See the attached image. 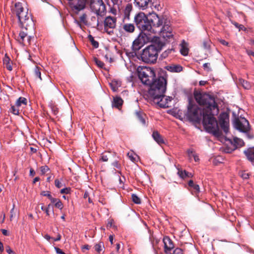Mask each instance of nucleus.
Wrapping results in <instances>:
<instances>
[{
    "instance_id": "473e14b6",
    "label": "nucleus",
    "mask_w": 254,
    "mask_h": 254,
    "mask_svg": "<svg viewBox=\"0 0 254 254\" xmlns=\"http://www.w3.org/2000/svg\"><path fill=\"white\" fill-rule=\"evenodd\" d=\"M94 248L95 251L99 254L104 248V244L102 242H99L95 245Z\"/></svg>"
},
{
    "instance_id": "c9c22d12",
    "label": "nucleus",
    "mask_w": 254,
    "mask_h": 254,
    "mask_svg": "<svg viewBox=\"0 0 254 254\" xmlns=\"http://www.w3.org/2000/svg\"><path fill=\"white\" fill-rule=\"evenodd\" d=\"M94 61L95 62V64L98 67L101 68L105 69V68L104 67L105 64L104 63L99 60L98 59L95 58L94 59Z\"/></svg>"
},
{
    "instance_id": "7c9ffc66",
    "label": "nucleus",
    "mask_w": 254,
    "mask_h": 254,
    "mask_svg": "<svg viewBox=\"0 0 254 254\" xmlns=\"http://www.w3.org/2000/svg\"><path fill=\"white\" fill-rule=\"evenodd\" d=\"M110 85L113 91L115 92L118 90L119 87L120 86V84L116 81H112Z\"/></svg>"
},
{
    "instance_id": "c85d7f7f",
    "label": "nucleus",
    "mask_w": 254,
    "mask_h": 254,
    "mask_svg": "<svg viewBox=\"0 0 254 254\" xmlns=\"http://www.w3.org/2000/svg\"><path fill=\"white\" fill-rule=\"evenodd\" d=\"M239 83L246 89H249L251 87L250 83L245 80L243 79H242V78L240 79Z\"/></svg>"
},
{
    "instance_id": "9d476101",
    "label": "nucleus",
    "mask_w": 254,
    "mask_h": 254,
    "mask_svg": "<svg viewBox=\"0 0 254 254\" xmlns=\"http://www.w3.org/2000/svg\"><path fill=\"white\" fill-rule=\"evenodd\" d=\"M234 127L241 132H247L250 130V125L248 121L245 118L238 117L234 120Z\"/></svg>"
},
{
    "instance_id": "39448f33",
    "label": "nucleus",
    "mask_w": 254,
    "mask_h": 254,
    "mask_svg": "<svg viewBox=\"0 0 254 254\" xmlns=\"http://www.w3.org/2000/svg\"><path fill=\"white\" fill-rule=\"evenodd\" d=\"M159 50L156 46L151 45L143 50L141 54V60L148 64H154L157 59Z\"/></svg>"
},
{
    "instance_id": "20e7f679",
    "label": "nucleus",
    "mask_w": 254,
    "mask_h": 254,
    "mask_svg": "<svg viewBox=\"0 0 254 254\" xmlns=\"http://www.w3.org/2000/svg\"><path fill=\"white\" fill-rule=\"evenodd\" d=\"M148 95L153 100H159L163 97L166 90L167 78L160 76L152 81L150 85Z\"/></svg>"
},
{
    "instance_id": "79ce46f5",
    "label": "nucleus",
    "mask_w": 254,
    "mask_h": 254,
    "mask_svg": "<svg viewBox=\"0 0 254 254\" xmlns=\"http://www.w3.org/2000/svg\"><path fill=\"white\" fill-rule=\"evenodd\" d=\"M127 156L130 159V160L133 162L135 161V157L136 155L134 154L133 152H128L127 153Z\"/></svg>"
},
{
    "instance_id": "774afa93",
    "label": "nucleus",
    "mask_w": 254,
    "mask_h": 254,
    "mask_svg": "<svg viewBox=\"0 0 254 254\" xmlns=\"http://www.w3.org/2000/svg\"><path fill=\"white\" fill-rule=\"evenodd\" d=\"M35 171L33 169L31 168L30 170V175L32 177H33L34 176H35Z\"/></svg>"
},
{
    "instance_id": "c03bdc74",
    "label": "nucleus",
    "mask_w": 254,
    "mask_h": 254,
    "mask_svg": "<svg viewBox=\"0 0 254 254\" xmlns=\"http://www.w3.org/2000/svg\"><path fill=\"white\" fill-rule=\"evenodd\" d=\"M28 34V33L25 32L24 31H21L19 33V36L22 42L24 41V38L27 37Z\"/></svg>"
},
{
    "instance_id": "49530a36",
    "label": "nucleus",
    "mask_w": 254,
    "mask_h": 254,
    "mask_svg": "<svg viewBox=\"0 0 254 254\" xmlns=\"http://www.w3.org/2000/svg\"><path fill=\"white\" fill-rule=\"evenodd\" d=\"M240 176L243 179H247L249 177V175L248 173L245 172H241L239 173Z\"/></svg>"
},
{
    "instance_id": "72a5a7b5",
    "label": "nucleus",
    "mask_w": 254,
    "mask_h": 254,
    "mask_svg": "<svg viewBox=\"0 0 254 254\" xmlns=\"http://www.w3.org/2000/svg\"><path fill=\"white\" fill-rule=\"evenodd\" d=\"M15 104L17 106H20L21 104L26 105L27 100L25 98L20 97L17 100Z\"/></svg>"
},
{
    "instance_id": "b1692460",
    "label": "nucleus",
    "mask_w": 254,
    "mask_h": 254,
    "mask_svg": "<svg viewBox=\"0 0 254 254\" xmlns=\"http://www.w3.org/2000/svg\"><path fill=\"white\" fill-rule=\"evenodd\" d=\"M3 63L7 69L9 71H11L12 70V62L11 61L10 58L7 56L6 54L5 55L4 58H3Z\"/></svg>"
},
{
    "instance_id": "13d9d810",
    "label": "nucleus",
    "mask_w": 254,
    "mask_h": 254,
    "mask_svg": "<svg viewBox=\"0 0 254 254\" xmlns=\"http://www.w3.org/2000/svg\"><path fill=\"white\" fill-rule=\"evenodd\" d=\"M55 249L57 252V253L58 254H65L64 252H63L62 251V250H61L60 248H57V247H55Z\"/></svg>"
},
{
    "instance_id": "e2e57ef3",
    "label": "nucleus",
    "mask_w": 254,
    "mask_h": 254,
    "mask_svg": "<svg viewBox=\"0 0 254 254\" xmlns=\"http://www.w3.org/2000/svg\"><path fill=\"white\" fill-rule=\"evenodd\" d=\"M246 53L248 55L254 57V52L251 50H246Z\"/></svg>"
},
{
    "instance_id": "2eb2a0df",
    "label": "nucleus",
    "mask_w": 254,
    "mask_h": 254,
    "mask_svg": "<svg viewBox=\"0 0 254 254\" xmlns=\"http://www.w3.org/2000/svg\"><path fill=\"white\" fill-rule=\"evenodd\" d=\"M85 0H72L70 3L72 8L77 11L83 9L85 8Z\"/></svg>"
},
{
    "instance_id": "a211bd4d",
    "label": "nucleus",
    "mask_w": 254,
    "mask_h": 254,
    "mask_svg": "<svg viewBox=\"0 0 254 254\" xmlns=\"http://www.w3.org/2000/svg\"><path fill=\"white\" fill-rule=\"evenodd\" d=\"M132 10V5L131 3H127L123 9V21H129L130 12Z\"/></svg>"
},
{
    "instance_id": "6ab92c4d",
    "label": "nucleus",
    "mask_w": 254,
    "mask_h": 254,
    "mask_svg": "<svg viewBox=\"0 0 254 254\" xmlns=\"http://www.w3.org/2000/svg\"><path fill=\"white\" fill-rule=\"evenodd\" d=\"M144 44V39L143 36H138L133 42L132 49L134 51L139 50Z\"/></svg>"
},
{
    "instance_id": "a878e982",
    "label": "nucleus",
    "mask_w": 254,
    "mask_h": 254,
    "mask_svg": "<svg viewBox=\"0 0 254 254\" xmlns=\"http://www.w3.org/2000/svg\"><path fill=\"white\" fill-rule=\"evenodd\" d=\"M244 153L249 161H254V148H250L245 150Z\"/></svg>"
},
{
    "instance_id": "423d86ee",
    "label": "nucleus",
    "mask_w": 254,
    "mask_h": 254,
    "mask_svg": "<svg viewBox=\"0 0 254 254\" xmlns=\"http://www.w3.org/2000/svg\"><path fill=\"white\" fill-rule=\"evenodd\" d=\"M134 22L137 27L141 31L152 32V25L144 13L140 12L135 14Z\"/></svg>"
},
{
    "instance_id": "f3484780",
    "label": "nucleus",
    "mask_w": 254,
    "mask_h": 254,
    "mask_svg": "<svg viewBox=\"0 0 254 254\" xmlns=\"http://www.w3.org/2000/svg\"><path fill=\"white\" fill-rule=\"evenodd\" d=\"M163 243L164 245L165 252L166 253H169L174 248V246L172 241L168 237L165 236L163 239Z\"/></svg>"
},
{
    "instance_id": "052dcab7",
    "label": "nucleus",
    "mask_w": 254,
    "mask_h": 254,
    "mask_svg": "<svg viewBox=\"0 0 254 254\" xmlns=\"http://www.w3.org/2000/svg\"><path fill=\"white\" fill-rule=\"evenodd\" d=\"M220 42L221 44H222L223 45L227 46H229L228 42H227V41H226L224 40H222V39L220 40Z\"/></svg>"
},
{
    "instance_id": "09e8293b",
    "label": "nucleus",
    "mask_w": 254,
    "mask_h": 254,
    "mask_svg": "<svg viewBox=\"0 0 254 254\" xmlns=\"http://www.w3.org/2000/svg\"><path fill=\"white\" fill-rule=\"evenodd\" d=\"M50 108L54 113V115H57L58 113V109L57 107L54 106V105L51 104L50 105Z\"/></svg>"
},
{
    "instance_id": "1a4fd4ad",
    "label": "nucleus",
    "mask_w": 254,
    "mask_h": 254,
    "mask_svg": "<svg viewBox=\"0 0 254 254\" xmlns=\"http://www.w3.org/2000/svg\"><path fill=\"white\" fill-rule=\"evenodd\" d=\"M90 8L97 15L102 16L106 12V6L102 0H91Z\"/></svg>"
},
{
    "instance_id": "0e129e2a",
    "label": "nucleus",
    "mask_w": 254,
    "mask_h": 254,
    "mask_svg": "<svg viewBox=\"0 0 254 254\" xmlns=\"http://www.w3.org/2000/svg\"><path fill=\"white\" fill-rule=\"evenodd\" d=\"M50 207H51V204H49L48 205L47 207L46 208L45 210L47 215H48V216L49 215V209H50Z\"/></svg>"
},
{
    "instance_id": "603ef678",
    "label": "nucleus",
    "mask_w": 254,
    "mask_h": 254,
    "mask_svg": "<svg viewBox=\"0 0 254 254\" xmlns=\"http://www.w3.org/2000/svg\"><path fill=\"white\" fill-rule=\"evenodd\" d=\"M55 185L58 188H61L63 186L62 183L58 179L55 180Z\"/></svg>"
},
{
    "instance_id": "0eeeda50",
    "label": "nucleus",
    "mask_w": 254,
    "mask_h": 254,
    "mask_svg": "<svg viewBox=\"0 0 254 254\" xmlns=\"http://www.w3.org/2000/svg\"><path fill=\"white\" fill-rule=\"evenodd\" d=\"M155 76L154 70L150 67H144L138 71V77L142 83L150 85Z\"/></svg>"
},
{
    "instance_id": "f257e3e1",
    "label": "nucleus",
    "mask_w": 254,
    "mask_h": 254,
    "mask_svg": "<svg viewBox=\"0 0 254 254\" xmlns=\"http://www.w3.org/2000/svg\"><path fill=\"white\" fill-rule=\"evenodd\" d=\"M193 95L196 102L203 106L205 111H211L212 115L218 114L219 109L213 97L204 92L197 90L194 91Z\"/></svg>"
},
{
    "instance_id": "ea45409f",
    "label": "nucleus",
    "mask_w": 254,
    "mask_h": 254,
    "mask_svg": "<svg viewBox=\"0 0 254 254\" xmlns=\"http://www.w3.org/2000/svg\"><path fill=\"white\" fill-rule=\"evenodd\" d=\"M34 73L35 75L40 79V80H42L41 76V71L40 67L38 66H36L34 68Z\"/></svg>"
},
{
    "instance_id": "e433bc0d",
    "label": "nucleus",
    "mask_w": 254,
    "mask_h": 254,
    "mask_svg": "<svg viewBox=\"0 0 254 254\" xmlns=\"http://www.w3.org/2000/svg\"><path fill=\"white\" fill-rule=\"evenodd\" d=\"M178 174L182 179H184L187 177V176L189 175V172L185 170H179Z\"/></svg>"
},
{
    "instance_id": "bf43d9fd",
    "label": "nucleus",
    "mask_w": 254,
    "mask_h": 254,
    "mask_svg": "<svg viewBox=\"0 0 254 254\" xmlns=\"http://www.w3.org/2000/svg\"><path fill=\"white\" fill-rule=\"evenodd\" d=\"M113 220H109L108 222V223L107 224V228L112 227L113 226Z\"/></svg>"
},
{
    "instance_id": "4d7b16f0",
    "label": "nucleus",
    "mask_w": 254,
    "mask_h": 254,
    "mask_svg": "<svg viewBox=\"0 0 254 254\" xmlns=\"http://www.w3.org/2000/svg\"><path fill=\"white\" fill-rule=\"evenodd\" d=\"M41 194L43 196H47L49 198H51L52 196L48 191H43Z\"/></svg>"
},
{
    "instance_id": "f03ea898",
    "label": "nucleus",
    "mask_w": 254,
    "mask_h": 254,
    "mask_svg": "<svg viewBox=\"0 0 254 254\" xmlns=\"http://www.w3.org/2000/svg\"><path fill=\"white\" fill-rule=\"evenodd\" d=\"M13 12L17 17L22 28H25L26 30H32L34 28V23L31 14L28 12V8L23 7L21 3H15Z\"/></svg>"
},
{
    "instance_id": "bb28decb",
    "label": "nucleus",
    "mask_w": 254,
    "mask_h": 254,
    "mask_svg": "<svg viewBox=\"0 0 254 254\" xmlns=\"http://www.w3.org/2000/svg\"><path fill=\"white\" fill-rule=\"evenodd\" d=\"M123 103L122 99L119 97H116L114 98L112 105L113 107L119 108L121 107Z\"/></svg>"
},
{
    "instance_id": "6e6d98bb",
    "label": "nucleus",
    "mask_w": 254,
    "mask_h": 254,
    "mask_svg": "<svg viewBox=\"0 0 254 254\" xmlns=\"http://www.w3.org/2000/svg\"><path fill=\"white\" fill-rule=\"evenodd\" d=\"M203 67L204 69L207 70V71L210 70V64L209 63H205L203 65Z\"/></svg>"
},
{
    "instance_id": "6e6552de",
    "label": "nucleus",
    "mask_w": 254,
    "mask_h": 254,
    "mask_svg": "<svg viewBox=\"0 0 254 254\" xmlns=\"http://www.w3.org/2000/svg\"><path fill=\"white\" fill-rule=\"evenodd\" d=\"M205 111V109L201 110L197 106L190 104L188 107V117L190 120L198 122L203 119V113Z\"/></svg>"
},
{
    "instance_id": "cd10ccee",
    "label": "nucleus",
    "mask_w": 254,
    "mask_h": 254,
    "mask_svg": "<svg viewBox=\"0 0 254 254\" xmlns=\"http://www.w3.org/2000/svg\"><path fill=\"white\" fill-rule=\"evenodd\" d=\"M136 116L138 120L140 122V123L144 126L146 125V121L144 118V115L140 112H136L135 113Z\"/></svg>"
},
{
    "instance_id": "8fccbe9b",
    "label": "nucleus",
    "mask_w": 254,
    "mask_h": 254,
    "mask_svg": "<svg viewBox=\"0 0 254 254\" xmlns=\"http://www.w3.org/2000/svg\"><path fill=\"white\" fill-rule=\"evenodd\" d=\"M100 160L104 162H107L108 160V156L106 153H102L101 156Z\"/></svg>"
},
{
    "instance_id": "3c124183",
    "label": "nucleus",
    "mask_w": 254,
    "mask_h": 254,
    "mask_svg": "<svg viewBox=\"0 0 254 254\" xmlns=\"http://www.w3.org/2000/svg\"><path fill=\"white\" fill-rule=\"evenodd\" d=\"M49 170V168L47 166H42L41 167V171L42 174H45Z\"/></svg>"
},
{
    "instance_id": "5701e85b",
    "label": "nucleus",
    "mask_w": 254,
    "mask_h": 254,
    "mask_svg": "<svg viewBox=\"0 0 254 254\" xmlns=\"http://www.w3.org/2000/svg\"><path fill=\"white\" fill-rule=\"evenodd\" d=\"M153 139L160 145L164 143V139L162 136L159 134L157 131H153L152 133Z\"/></svg>"
},
{
    "instance_id": "a19ab883",
    "label": "nucleus",
    "mask_w": 254,
    "mask_h": 254,
    "mask_svg": "<svg viewBox=\"0 0 254 254\" xmlns=\"http://www.w3.org/2000/svg\"><path fill=\"white\" fill-rule=\"evenodd\" d=\"M172 51V49H168L164 52L161 55V57L162 59H165L168 57L169 54H170Z\"/></svg>"
},
{
    "instance_id": "680f3d73",
    "label": "nucleus",
    "mask_w": 254,
    "mask_h": 254,
    "mask_svg": "<svg viewBox=\"0 0 254 254\" xmlns=\"http://www.w3.org/2000/svg\"><path fill=\"white\" fill-rule=\"evenodd\" d=\"M192 157L195 162H198L199 160L198 156L196 154H193Z\"/></svg>"
},
{
    "instance_id": "37998d69",
    "label": "nucleus",
    "mask_w": 254,
    "mask_h": 254,
    "mask_svg": "<svg viewBox=\"0 0 254 254\" xmlns=\"http://www.w3.org/2000/svg\"><path fill=\"white\" fill-rule=\"evenodd\" d=\"M55 206L57 208H58L61 210L63 208V204L60 199H59L57 201V202H56V203L55 204Z\"/></svg>"
},
{
    "instance_id": "58836bf2",
    "label": "nucleus",
    "mask_w": 254,
    "mask_h": 254,
    "mask_svg": "<svg viewBox=\"0 0 254 254\" xmlns=\"http://www.w3.org/2000/svg\"><path fill=\"white\" fill-rule=\"evenodd\" d=\"M131 198L133 202L136 204H140L141 203L140 198L135 194H132L131 195Z\"/></svg>"
},
{
    "instance_id": "864d4df0",
    "label": "nucleus",
    "mask_w": 254,
    "mask_h": 254,
    "mask_svg": "<svg viewBox=\"0 0 254 254\" xmlns=\"http://www.w3.org/2000/svg\"><path fill=\"white\" fill-rule=\"evenodd\" d=\"M172 254H183L182 250L180 248L176 249Z\"/></svg>"
},
{
    "instance_id": "412c9836",
    "label": "nucleus",
    "mask_w": 254,
    "mask_h": 254,
    "mask_svg": "<svg viewBox=\"0 0 254 254\" xmlns=\"http://www.w3.org/2000/svg\"><path fill=\"white\" fill-rule=\"evenodd\" d=\"M149 1L150 0H134L135 5L142 10L147 8Z\"/></svg>"
},
{
    "instance_id": "f8f14e48",
    "label": "nucleus",
    "mask_w": 254,
    "mask_h": 254,
    "mask_svg": "<svg viewBox=\"0 0 254 254\" xmlns=\"http://www.w3.org/2000/svg\"><path fill=\"white\" fill-rule=\"evenodd\" d=\"M161 26L162 27L160 30V36L166 41L173 39L174 35L172 32V28L170 26V21L167 19Z\"/></svg>"
},
{
    "instance_id": "338daca9",
    "label": "nucleus",
    "mask_w": 254,
    "mask_h": 254,
    "mask_svg": "<svg viewBox=\"0 0 254 254\" xmlns=\"http://www.w3.org/2000/svg\"><path fill=\"white\" fill-rule=\"evenodd\" d=\"M51 202L53 203H56V202H57V201L59 199L58 198H53L52 196L51 197L49 198Z\"/></svg>"
},
{
    "instance_id": "dca6fc26",
    "label": "nucleus",
    "mask_w": 254,
    "mask_h": 254,
    "mask_svg": "<svg viewBox=\"0 0 254 254\" xmlns=\"http://www.w3.org/2000/svg\"><path fill=\"white\" fill-rule=\"evenodd\" d=\"M172 100V97H166L164 96V94H163V97L160 98L158 100H154L155 103L158 104L160 107L162 108H168L169 107V102H170Z\"/></svg>"
},
{
    "instance_id": "c756f323",
    "label": "nucleus",
    "mask_w": 254,
    "mask_h": 254,
    "mask_svg": "<svg viewBox=\"0 0 254 254\" xmlns=\"http://www.w3.org/2000/svg\"><path fill=\"white\" fill-rule=\"evenodd\" d=\"M234 142L236 147H242L244 145V141L240 138L235 137L234 138Z\"/></svg>"
},
{
    "instance_id": "4c0bfd02",
    "label": "nucleus",
    "mask_w": 254,
    "mask_h": 254,
    "mask_svg": "<svg viewBox=\"0 0 254 254\" xmlns=\"http://www.w3.org/2000/svg\"><path fill=\"white\" fill-rule=\"evenodd\" d=\"M19 107V106H17L16 105L15 106H11L10 108V112L14 115H18L19 113V110L18 109Z\"/></svg>"
},
{
    "instance_id": "4468645a",
    "label": "nucleus",
    "mask_w": 254,
    "mask_h": 254,
    "mask_svg": "<svg viewBox=\"0 0 254 254\" xmlns=\"http://www.w3.org/2000/svg\"><path fill=\"white\" fill-rule=\"evenodd\" d=\"M220 126L224 132L227 134L229 131V117L227 114L222 113L219 118Z\"/></svg>"
},
{
    "instance_id": "2f4dec72",
    "label": "nucleus",
    "mask_w": 254,
    "mask_h": 254,
    "mask_svg": "<svg viewBox=\"0 0 254 254\" xmlns=\"http://www.w3.org/2000/svg\"><path fill=\"white\" fill-rule=\"evenodd\" d=\"M188 184L189 186L191 188H192L196 192H198L199 191V186L197 184H194L193 181L190 180Z\"/></svg>"
},
{
    "instance_id": "7ed1b4c3",
    "label": "nucleus",
    "mask_w": 254,
    "mask_h": 254,
    "mask_svg": "<svg viewBox=\"0 0 254 254\" xmlns=\"http://www.w3.org/2000/svg\"><path fill=\"white\" fill-rule=\"evenodd\" d=\"M212 115L211 111H205L203 113L202 123L206 131L212 133L215 137L220 139L222 138V134L219 129L217 121Z\"/></svg>"
},
{
    "instance_id": "4be33fe9",
    "label": "nucleus",
    "mask_w": 254,
    "mask_h": 254,
    "mask_svg": "<svg viewBox=\"0 0 254 254\" xmlns=\"http://www.w3.org/2000/svg\"><path fill=\"white\" fill-rule=\"evenodd\" d=\"M122 28L125 32L129 33H133L135 30V26L132 23H124Z\"/></svg>"
},
{
    "instance_id": "a18cd8bd",
    "label": "nucleus",
    "mask_w": 254,
    "mask_h": 254,
    "mask_svg": "<svg viewBox=\"0 0 254 254\" xmlns=\"http://www.w3.org/2000/svg\"><path fill=\"white\" fill-rule=\"evenodd\" d=\"M71 189L70 188H66L61 190L60 192L62 194H68L70 192Z\"/></svg>"
},
{
    "instance_id": "9b49d317",
    "label": "nucleus",
    "mask_w": 254,
    "mask_h": 254,
    "mask_svg": "<svg viewBox=\"0 0 254 254\" xmlns=\"http://www.w3.org/2000/svg\"><path fill=\"white\" fill-rule=\"evenodd\" d=\"M117 18L115 16H107L104 21V30L109 35L114 33V30L116 27Z\"/></svg>"
},
{
    "instance_id": "aec40b11",
    "label": "nucleus",
    "mask_w": 254,
    "mask_h": 254,
    "mask_svg": "<svg viewBox=\"0 0 254 254\" xmlns=\"http://www.w3.org/2000/svg\"><path fill=\"white\" fill-rule=\"evenodd\" d=\"M165 69L172 72H180L183 70V67L179 64H170L166 66Z\"/></svg>"
},
{
    "instance_id": "de8ad7c7",
    "label": "nucleus",
    "mask_w": 254,
    "mask_h": 254,
    "mask_svg": "<svg viewBox=\"0 0 254 254\" xmlns=\"http://www.w3.org/2000/svg\"><path fill=\"white\" fill-rule=\"evenodd\" d=\"M187 154L189 157V159H191L192 158H193L192 154L195 153H194V151L193 149H189L187 150Z\"/></svg>"
},
{
    "instance_id": "ddd939ff",
    "label": "nucleus",
    "mask_w": 254,
    "mask_h": 254,
    "mask_svg": "<svg viewBox=\"0 0 254 254\" xmlns=\"http://www.w3.org/2000/svg\"><path fill=\"white\" fill-rule=\"evenodd\" d=\"M150 23L152 26L159 27L163 25L164 23L167 19L163 16H159L155 12L150 13Z\"/></svg>"
},
{
    "instance_id": "5fc2aeb1",
    "label": "nucleus",
    "mask_w": 254,
    "mask_h": 254,
    "mask_svg": "<svg viewBox=\"0 0 254 254\" xmlns=\"http://www.w3.org/2000/svg\"><path fill=\"white\" fill-rule=\"evenodd\" d=\"M6 252L8 254H15V253L13 251L9 246L6 247Z\"/></svg>"
},
{
    "instance_id": "393cba45",
    "label": "nucleus",
    "mask_w": 254,
    "mask_h": 254,
    "mask_svg": "<svg viewBox=\"0 0 254 254\" xmlns=\"http://www.w3.org/2000/svg\"><path fill=\"white\" fill-rule=\"evenodd\" d=\"M180 52L183 56H187L189 53V49L188 48V44L185 40H183L180 44Z\"/></svg>"
},
{
    "instance_id": "f704fd0d",
    "label": "nucleus",
    "mask_w": 254,
    "mask_h": 254,
    "mask_svg": "<svg viewBox=\"0 0 254 254\" xmlns=\"http://www.w3.org/2000/svg\"><path fill=\"white\" fill-rule=\"evenodd\" d=\"M88 39L91 42L92 46L94 47L95 48H98L99 46V43L98 42L95 41L94 39V37L92 36L91 35L88 36Z\"/></svg>"
},
{
    "instance_id": "69168bd1",
    "label": "nucleus",
    "mask_w": 254,
    "mask_h": 254,
    "mask_svg": "<svg viewBox=\"0 0 254 254\" xmlns=\"http://www.w3.org/2000/svg\"><path fill=\"white\" fill-rule=\"evenodd\" d=\"M90 249V246L88 245H85L82 246V250L83 252H84V250H89Z\"/></svg>"
}]
</instances>
